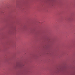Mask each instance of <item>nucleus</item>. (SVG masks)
Listing matches in <instances>:
<instances>
[{"mask_svg": "<svg viewBox=\"0 0 75 75\" xmlns=\"http://www.w3.org/2000/svg\"><path fill=\"white\" fill-rule=\"evenodd\" d=\"M42 23V22H40V24H41Z\"/></svg>", "mask_w": 75, "mask_h": 75, "instance_id": "f257e3e1", "label": "nucleus"}, {"mask_svg": "<svg viewBox=\"0 0 75 75\" xmlns=\"http://www.w3.org/2000/svg\"><path fill=\"white\" fill-rule=\"evenodd\" d=\"M16 67H17V66H18V65H17V64H16Z\"/></svg>", "mask_w": 75, "mask_h": 75, "instance_id": "f03ea898", "label": "nucleus"}]
</instances>
